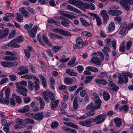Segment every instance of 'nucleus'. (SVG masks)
Listing matches in <instances>:
<instances>
[{
	"instance_id": "nucleus-1",
	"label": "nucleus",
	"mask_w": 133,
	"mask_h": 133,
	"mask_svg": "<svg viewBox=\"0 0 133 133\" xmlns=\"http://www.w3.org/2000/svg\"><path fill=\"white\" fill-rule=\"evenodd\" d=\"M33 78L35 80L34 81V83L31 81H28V88L31 91H32L34 88L36 91L38 90L39 89V81L38 78L36 77L33 76Z\"/></svg>"
},
{
	"instance_id": "nucleus-2",
	"label": "nucleus",
	"mask_w": 133,
	"mask_h": 133,
	"mask_svg": "<svg viewBox=\"0 0 133 133\" xmlns=\"http://www.w3.org/2000/svg\"><path fill=\"white\" fill-rule=\"evenodd\" d=\"M22 36H18L16 39L11 41L7 45L8 46L12 47L19 48L20 46L19 45L17 44V43H20L23 41V39Z\"/></svg>"
},
{
	"instance_id": "nucleus-3",
	"label": "nucleus",
	"mask_w": 133,
	"mask_h": 133,
	"mask_svg": "<svg viewBox=\"0 0 133 133\" xmlns=\"http://www.w3.org/2000/svg\"><path fill=\"white\" fill-rule=\"evenodd\" d=\"M119 9V7L117 6H112L110 9L108 11V12L110 15L114 16L119 15L122 13V12L118 10Z\"/></svg>"
},
{
	"instance_id": "nucleus-4",
	"label": "nucleus",
	"mask_w": 133,
	"mask_h": 133,
	"mask_svg": "<svg viewBox=\"0 0 133 133\" xmlns=\"http://www.w3.org/2000/svg\"><path fill=\"white\" fill-rule=\"evenodd\" d=\"M107 115V114L106 113H104L101 115L97 116L95 118L92 119V122H96V124H100L104 121Z\"/></svg>"
},
{
	"instance_id": "nucleus-5",
	"label": "nucleus",
	"mask_w": 133,
	"mask_h": 133,
	"mask_svg": "<svg viewBox=\"0 0 133 133\" xmlns=\"http://www.w3.org/2000/svg\"><path fill=\"white\" fill-rule=\"evenodd\" d=\"M43 95L44 100L48 102H49V98L51 101L54 100L55 99V95L52 92L44 91Z\"/></svg>"
},
{
	"instance_id": "nucleus-6",
	"label": "nucleus",
	"mask_w": 133,
	"mask_h": 133,
	"mask_svg": "<svg viewBox=\"0 0 133 133\" xmlns=\"http://www.w3.org/2000/svg\"><path fill=\"white\" fill-rule=\"evenodd\" d=\"M10 90V89L9 88H8L6 89L5 91V96L3 98L4 102H3L2 99L0 98V103H4L5 104H9Z\"/></svg>"
},
{
	"instance_id": "nucleus-7",
	"label": "nucleus",
	"mask_w": 133,
	"mask_h": 133,
	"mask_svg": "<svg viewBox=\"0 0 133 133\" xmlns=\"http://www.w3.org/2000/svg\"><path fill=\"white\" fill-rule=\"evenodd\" d=\"M77 3L76 6L82 11H84L85 9L88 8L89 6L87 3H84L81 1L78 0H77Z\"/></svg>"
},
{
	"instance_id": "nucleus-8",
	"label": "nucleus",
	"mask_w": 133,
	"mask_h": 133,
	"mask_svg": "<svg viewBox=\"0 0 133 133\" xmlns=\"http://www.w3.org/2000/svg\"><path fill=\"white\" fill-rule=\"evenodd\" d=\"M17 70L19 71L17 73V74L19 75L26 74L29 72V70L27 68L23 66H21L19 67Z\"/></svg>"
},
{
	"instance_id": "nucleus-9",
	"label": "nucleus",
	"mask_w": 133,
	"mask_h": 133,
	"mask_svg": "<svg viewBox=\"0 0 133 133\" xmlns=\"http://www.w3.org/2000/svg\"><path fill=\"white\" fill-rule=\"evenodd\" d=\"M110 78L108 80V85L112 87L113 90L115 91H117L118 89V87L116 86L114 82L113 81L110 77H109Z\"/></svg>"
},
{
	"instance_id": "nucleus-10",
	"label": "nucleus",
	"mask_w": 133,
	"mask_h": 133,
	"mask_svg": "<svg viewBox=\"0 0 133 133\" xmlns=\"http://www.w3.org/2000/svg\"><path fill=\"white\" fill-rule=\"evenodd\" d=\"M17 89L16 91L19 94L23 96H26L28 95L27 90L25 88H16Z\"/></svg>"
},
{
	"instance_id": "nucleus-11",
	"label": "nucleus",
	"mask_w": 133,
	"mask_h": 133,
	"mask_svg": "<svg viewBox=\"0 0 133 133\" xmlns=\"http://www.w3.org/2000/svg\"><path fill=\"white\" fill-rule=\"evenodd\" d=\"M9 30L6 28L4 30H2L0 29V39L5 38L8 35Z\"/></svg>"
},
{
	"instance_id": "nucleus-12",
	"label": "nucleus",
	"mask_w": 133,
	"mask_h": 133,
	"mask_svg": "<svg viewBox=\"0 0 133 133\" xmlns=\"http://www.w3.org/2000/svg\"><path fill=\"white\" fill-rule=\"evenodd\" d=\"M101 14L104 20V23L106 24L107 21L109 19V17L107 12L105 10H103L102 11Z\"/></svg>"
},
{
	"instance_id": "nucleus-13",
	"label": "nucleus",
	"mask_w": 133,
	"mask_h": 133,
	"mask_svg": "<svg viewBox=\"0 0 133 133\" xmlns=\"http://www.w3.org/2000/svg\"><path fill=\"white\" fill-rule=\"evenodd\" d=\"M37 26H35L30 31H29V35L30 37L34 38L35 37L38 28Z\"/></svg>"
},
{
	"instance_id": "nucleus-14",
	"label": "nucleus",
	"mask_w": 133,
	"mask_h": 133,
	"mask_svg": "<svg viewBox=\"0 0 133 133\" xmlns=\"http://www.w3.org/2000/svg\"><path fill=\"white\" fill-rule=\"evenodd\" d=\"M43 117V113L41 112L34 114L33 118L36 120L39 121L41 120Z\"/></svg>"
},
{
	"instance_id": "nucleus-15",
	"label": "nucleus",
	"mask_w": 133,
	"mask_h": 133,
	"mask_svg": "<svg viewBox=\"0 0 133 133\" xmlns=\"http://www.w3.org/2000/svg\"><path fill=\"white\" fill-rule=\"evenodd\" d=\"M111 50L109 48L107 47H104L102 49V51L104 55L106 56L107 57L106 60L107 61H108L109 59V56L108 52H110Z\"/></svg>"
},
{
	"instance_id": "nucleus-16",
	"label": "nucleus",
	"mask_w": 133,
	"mask_h": 133,
	"mask_svg": "<svg viewBox=\"0 0 133 133\" xmlns=\"http://www.w3.org/2000/svg\"><path fill=\"white\" fill-rule=\"evenodd\" d=\"M59 102V100L56 99L51 101L50 105L52 110L54 109L58 106Z\"/></svg>"
},
{
	"instance_id": "nucleus-17",
	"label": "nucleus",
	"mask_w": 133,
	"mask_h": 133,
	"mask_svg": "<svg viewBox=\"0 0 133 133\" xmlns=\"http://www.w3.org/2000/svg\"><path fill=\"white\" fill-rule=\"evenodd\" d=\"M16 88H24V87L27 86V83L26 81H22L19 82H17L15 83Z\"/></svg>"
},
{
	"instance_id": "nucleus-18",
	"label": "nucleus",
	"mask_w": 133,
	"mask_h": 133,
	"mask_svg": "<svg viewBox=\"0 0 133 133\" xmlns=\"http://www.w3.org/2000/svg\"><path fill=\"white\" fill-rule=\"evenodd\" d=\"M67 8L68 10L73 12L79 14H81L82 13V12L78 9L70 5H67Z\"/></svg>"
},
{
	"instance_id": "nucleus-19",
	"label": "nucleus",
	"mask_w": 133,
	"mask_h": 133,
	"mask_svg": "<svg viewBox=\"0 0 133 133\" xmlns=\"http://www.w3.org/2000/svg\"><path fill=\"white\" fill-rule=\"evenodd\" d=\"M91 61L93 63L98 65H100L101 64L99 59L97 57H93L91 59Z\"/></svg>"
},
{
	"instance_id": "nucleus-20",
	"label": "nucleus",
	"mask_w": 133,
	"mask_h": 133,
	"mask_svg": "<svg viewBox=\"0 0 133 133\" xmlns=\"http://www.w3.org/2000/svg\"><path fill=\"white\" fill-rule=\"evenodd\" d=\"M81 21L83 25L84 26L88 27L91 26L92 24V22H90L88 23L86 21L82 18H81Z\"/></svg>"
},
{
	"instance_id": "nucleus-21",
	"label": "nucleus",
	"mask_w": 133,
	"mask_h": 133,
	"mask_svg": "<svg viewBox=\"0 0 133 133\" xmlns=\"http://www.w3.org/2000/svg\"><path fill=\"white\" fill-rule=\"evenodd\" d=\"M127 25L125 23L121 25V27L119 33L121 35L124 34L126 31Z\"/></svg>"
},
{
	"instance_id": "nucleus-22",
	"label": "nucleus",
	"mask_w": 133,
	"mask_h": 133,
	"mask_svg": "<svg viewBox=\"0 0 133 133\" xmlns=\"http://www.w3.org/2000/svg\"><path fill=\"white\" fill-rule=\"evenodd\" d=\"M95 81L97 84H101L103 85H105L107 84V81L105 79H96Z\"/></svg>"
},
{
	"instance_id": "nucleus-23",
	"label": "nucleus",
	"mask_w": 133,
	"mask_h": 133,
	"mask_svg": "<svg viewBox=\"0 0 133 133\" xmlns=\"http://www.w3.org/2000/svg\"><path fill=\"white\" fill-rule=\"evenodd\" d=\"M49 37L52 39L57 38L58 39H62L63 38L62 37L58 35L52 33H50L49 34Z\"/></svg>"
},
{
	"instance_id": "nucleus-24",
	"label": "nucleus",
	"mask_w": 133,
	"mask_h": 133,
	"mask_svg": "<svg viewBox=\"0 0 133 133\" xmlns=\"http://www.w3.org/2000/svg\"><path fill=\"white\" fill-rule=\"evenodd\" d=\"M114 122L115 123L116 126L119 127L122 124V121L119 118H115L114 119Z\"/></svg>"
},
{
	"instance_id": "nucleus-25",
	"label": "nucleus",
	"mask_w": 133,
	"mask_h": 133,
	"mask_svg": "<svg viewBox=\"0 0 133 133\" xmlns=\"http://www.w3.org/2000/svg\"><path fill=\"white\" fill-rule=\"evenodd\" d=\"M30 110V106L29 105L25 106L23 108L19 110V111L21 113H25L28 111Z\"/></svg>"
},
{
	"instance_id": "nucleus-26",
	"label": "nucleus",
	"mask_w": 133,
	"mask_h": 133,
	"mask_svg": "<svg viewBox=\"0 0 133 133\" xmlns=\"http://www.w3.org/2000/svg\"><path fill=\"white\" fill-rule=\"evenodd\" d=\"M42 38L46 44L50 46H53L52 44L49 42L48 38L44 35H43Z\"/></svg>"
},
{
	"instance_id": "nucleus-27",
	"label": "nucleus",
	"mask_w": 133,
	"mask_h": 133,
	"mask_svg": "<svg viewBox=\"0 0 133 133\" xmlns=\"http://www.w3.org/2000/svg\"><path fill=\"white\" fill-rule=\"evenodd\" d=\"M39 77L40 78L41 81V83L44 87H47L46 82L45 78L42 75H39Z\"/></svg>"
},
{
	"instance_id": "nucleus-28",
	"label": "nucleus",
	"mask_w": 133,
	"mask_h": 133,
	"mask_svg": "<svg viewBox=\"0 0 133 133\" xmlns=\"http://www.w3.org/2000/svg\"><path fill=\"white\" fill-rule=\"evenodd\" d=\"M69 22L67 19H65L61 21V23L63 26L66 28H68L70 27Z\"/></svg>"
},
{
	"instance_id": "nucleus-29",
	"label": "nucleus",
	"mask_w": 133,
	"mask_h": 133,
	"mask_svg": "<svg viewBox=\"0 0 133 133\" xmlns=\"http://www.w3.org/2000/svg\"><path fill=\"white\" fill-rule=\"evenodd\" d=\"M16 122L18 124L22 126H25L26 125V123L24 120L22 119H16Z\"/></svg>"
},
{
	"instance_id": "nucleus-30",
	"label": "nucleus",
	"mask_w": 133,
	"mask_h": 133,
	"mask_svg": "<svg viewBox=\"0 0 133 133\" xmlns=\"http://www.w3.org/2000/svg\"><path fill=\"white\" fill-rule=\"evenodd\" d=\"M74 80L73 78L69 77H66L65 78L64 81L66 84H70L74 82Z\"/></svg>"
},
{
	"instance_id": "nucleus-31",
	"label": "nucleus",
	"mask_w": 133,
	"mask_h": 133,
	"mask_svg": "<svg viewBox=\"0 0 133 133\" xmlns=\"http://www.w3.org/2000/svg\"><path fill=\"white\" fill-rule=\"evenodd\" d=\"M17 59V57L12 56H6L4 58V60L6 61H12L16 60Z\"/></svg>"
},
{
	"instance_id": "nucleus-32",
	"label": "nucleus",
	"mask_w": 133,
	"mask_h": 133,
	"mask_svg": "<svg viewBox=\"0 0 133 133\" xmlns=\"http://www.w3.org/2000/svg\"><path fill=\"white\" fill-rule=\"evenodd\" d=\"M115 25L114 23L111 22L108 27V31L109 32H111L113 31L115 29Z\"/></svg>"
},
{
	"instance_id": "nucleus-33",
	"label": "nucleus",
	"mask_w": 133,
	"mask_h": 133,
	"mask_svg": "<svg viewBox=\"0 0 133 133\" xmlns=\"http://www.w3.org/2000/svg\"><path fill=\"white\" fill-rule=\"evenodd\" d=\"M125 42L124 41H123L119 46V50L122 52H125Z\"/></svg>"
},
{
	"instance_id": "nucleus-34",
	"label": "nucleus",
	"mask_w": 133,
	"mask_h": 133,
	"mask_svg": "<svg viewBox=\"0 0 133 133\" xmlns=\"http://www.w3.org/2000/svg\"><path fill=\"white\" fill-rule=\"evenodd\" d=\"M92 118H90L85 121V126L87 127H90L92 126Z\"/></svg>"
},
{
	"instance_id": "nucleus-35",
	"label": "nucleus",
	"mask_w": 133,
	"mask_h": 133,
	"mask_svg": "<svg viewBox=\"0 0 133 133\" xmlns=\"http://www.w3.org/2000/svg\"><path fill=\"white\" fill-rule=\"evenodd\" d=\"M86 69L87 70L95 72H97L98 71V69L94 67L88 66L86 68Z\"/></svg>"
},
{
	"instance_id": "nucleus-36",
	"label": "nucleus",
	"mask_w": 133,
	"mask_h": 133,
	"mask_svg": "<svg viewBox=\"0 0 133 133\" xmlns=\"http://www.w3.org/2000/svg\"><path fill=\"white\" fill-rule=\"evenodd\" d=\"M76 60V58L75 57H74L73 59H71L67 64L68 66H74L75 65H74L75 61Z\"/></svg>"
},
{
	"instance_id": "nucleus-37",
	"label": "nucleus",
	"mask_w": 133,
	"mask_h": 133,
	"mask_svg": "<svg viewBox=\"0 0 133 133\" xmlns=\"http://www.w3.org/2000/svg\"><path fill=\"white\" fill-rule=\"evenodd\" d=\"M103 96L104 99L105 101L108 100L110 98V96L109 93L107 92L103 91Z\"/></svg>"
},
{
	"instance_id": "nucleus-38",
	"label": "nucleus",
	"mask_w": 133,
	"mask_h": 133,
	"mask_svg": "<svg viewBox=\"0 0 133 133\" xmlns=\"http://www.w3.org/2000/svg\"><path fill=\"white\" fill-rule=\"evenodd\" d=\"M77 97H75L73 102V106L74 110L77 109L78 107L77 104Z\"/></svg>"
},
{
	"instance_id": "nucleus-39",
	"label": "nucleus",
	"mask_w": 133,
	"mask_h": 133,
	"mask_svg": "<svg viewBox=\"0 0 133 133\" xmlns=\"http://www.w3.org/2000/svg\"><path fill=\"white\" fill-rule=\"evenodd\" d=\"M86 109L87 110H95L96 109L95 106H94V104L93 103H91L89 104L86 107Z\"/></svg>"
},
{
	"instance_id": "nucleus-40",
	"label": "nucleus",
	"mask_w": 133,
	"mask_h": 133,
	"mask_svg": "<svg viewBox=\"0 0 133 133\" xmlns=\"http://www.w3.org/2000/svg\"><path fill=\"white\" fill-rule=\"evenodd\" d=\"M64 123L65 125L75 129H77L78 128V126L77 125L70 122L68 123L65 122Z\"/></svg>"
},
{
	"instance_id": "nucleus-41",
	"label": "nucleus",
	"mask_w": 133,
	"mask_h": 133,
	"mask_svg": "<svg viewBox=\"0 0 133 133\" xmlns=\"http://www.w3.org/2000/svg\"><path fill=\"white\" fill-rule=\"evenodd\" d=\"M61 34L66 36H70L72 35L70 32L63 29H62Z\"/></svg>"
},
{
	"instance_id": "nucleus-42",
	"label": "nucleus",
	"mask_w": 133,
	"mask_h": 133,
	"mask_svg": "<svg viewBox=\"0 0 133 133\" xmlns=\"http://www.w3.org/2000/svg\"><path fill=\"white\" fill-rule=\"evenodd\" d=\"M12 96L16 98V102L17 103H20L21 102V100L20 96H17L15 94H13Z\"/></svg>"
},
{
	"instance_id": "nucleus-43",
	"label": "nucleus",
	"mask_w": 133,
	"mask_h": 133,
	"mask_svg": "<svg viewBox=\"0 0 133 133\" xmlns=\"http://www.w3.org/2000/svg\"><path fill=\"white\" fill-rule=\"evenodd\" d=\"M94 77L93 76H87L86 77L84 81L85 83L87 84L89 83L93 78Z\"/></svg>"
},
{
	"instance_id": "nucleus-44",
	"label": "nucleus",
	"mask_w": 133,
	"mask_h": 133,
	"mask_svg": "<svg viewBox=\"0 0 133 133\" xmlns=\"http://www.w3.org/2000/svg\"><path fill=\"white\" fill-rule=\"evenodd\" d=\"M16 19L20 22H21L23 21V17L22 15L19 13H17Z\"/></svg>"
},
{
	"instance_id": "nucleus-45",
	"label": "nucleus",
	"mask_w": 133,
	"mask_h": 133,
	"mask_svg": "<svg viewBox=\"0 0 133 133\" xmlns=\"http://www.w3.org/2000/svg\"><path fill=\"white\" fill-rule=\"evenodd\" d=\"M9 124L7 123L3 127L4 131L7 133H9L10 132L9 131Z\"/></svg>"
},
{
	"instance_id": "nucleus-46",
	"label": "nucleus",
	"mask_w": 133,
	"mask_h": 133,
	"mask_svg": "<svg viewBox=\"0 0 133 133\" xmlns=\"http://www.w3.org/2000/svg\"><path fill=\"white\" fill-rule=\"evenodd\" d=\"M94 110H91L90 111L86 112L85 114L89 117L93 116L95 115V112Z\"/></svg>"
},
{
	"instance_id": "nucleus-47",
	"label": "nucleus",
	"mask_w": 133,
	"mask_h": 133,
	"mask_svg": "<svg viewBox=\"0 0 133 133\" xmlns=\"http://www.w3.org/2000/svg\"><path fill=\"white\" fill-rule=\"evenodd\" d=\"M38 100L39 102L40 108H43L45 105V103L43 99L41 98H38Z\"/></svg>"
},
{
	"instance_id": "nucleus-48",
	"label": "nucleus",
	"mask_w": 133,
	"mask_h": 133,
	"mask_svg": "<svg viewBox=\"0 0 133 133\" xmlns=\"http://www.w3.org/2000/svg\"><path fill=\"white\" fill-rule=\"evenodd\" d=\"M121 18L119 17H116L114 19V21L115 23L119 24L121 22Z\"/></svg>"
},
{
	"instance_id": "nucleus-49",
	"label": "nucleus",
	"mask_w": 133,
	"mask_h": 133,
	"mask_svg": "<svg viewBox=\"0 0 133 133\" xmlns=\"http://www.w3.org/2000/svg\"><path fill=\"white\" fill-rule=\"evenodd\" d=\"M81 35L84 36H88V37H91L92 36V34L86 31L83 32L81 34Z\"/></svg>"
},
{
	"instance_id": "nucleus-50",
	"label": "nucleus",
	"mask_w": 133,
	"mask_h": 133,
	"mask_svg": "<svg viewBox=\"0 0 133 133\" xmlns=\"http://www.w3.org/2000/svg\"><path fill=\"white\" fill-rule=\"evenodd\" d=\"M24 53L26 57L28 59H29L31 56L30 51L26 49H24Z\"/></svg>"
},
{
	"instance_id": "nucleus-51",
	"label": "nucleus",
	"mask_w": 133,
	"mask_h": 133,
	"mask_svg": "<svg viewBox=\"0 0 133 133\" xmlns=\"http://www.w3.org/2000/svg\"><path fill=\"white\" fill-rule=\"evenodd\" d=\"M93 95L94 96V99L95 100V102H98V101H101L99 99L98 94L96 93H93Z\"/></svg>"
},
{
	"instance_id": "nucleus-52",
	"label": "nucleus",
	"mask_w": 133,
	"mask_h": 133,
	"mask_svg": "<svg viewBox=\"0 0 133 133\" xmlns=\"http://www.w3.org/2000/svg\"><path fill=\"white\" fill-rule=\"evenodd\" d=\"M111 39L109 38H107L104 40V43L106 44V46L109 47L110 46V43Z\"/></svg>"
},
{
	"instance_id": "nucleus-53",
	"label": "nucleus",
	"mask_w": 133,
	"mask_h": 133,
	"mask_svg": "<svg viewBox=\"0 0 133 133\" xmlns=\"http://www.w3.org/2000/svg\"><path fill=\"white\" fill-rule=\"evenodd\" d=\"M61 48L59 46H55L52 47V49L54 51L56 52H58Z\"/></svg>"
},
{
	"instance_id": "nucleus-54",
	"label": "nucleus",
	"mask_w": 133,
	"mask_h": 133,
	"mask_svg": "<svg viewBox=\"0 0 133 133\" xmlns=\"http://www.w3.org/2000/svg\"><path fill=\"white\" fill-rule=\"evenodd\" d=\"M88 14L91 16L90 17V18L93 20H94L95 18L96 19L98 17V16L95 14L91 12H89Z\"/></svg>"
},
{
	"instance_id": "nucleus-55",
	"label": "nucleus",
	"mask_w": 133,
	"mask_h": 133,
	"mask_svg": "<svg viewBox=\"0 0 133 133\" xmlns=\"http://www.w3.org/2000/svg\"><path fill=\"white\" fill-rule=\"evenodd\" d=\"M101 101H98L96 102H95V106L96 109L99 108L101 106Z\"/></svg>"
},
{
	"instance_id": "nucleus-56",
	"label": "nucleus",
	"mask_w": 133,
	"mask_h": 133,
	"mask_svg": "<svg viewBox=\"0 0 133 133\" xmlns=\"http://www.w3.org/2000/svg\"><path fill=\"white\" fill-rule=\"evenodd\" d=\"M119 109L120 111L123 110L124 111H125L128 109V106L125 105L119 107Z\"/></svg>"
},
{
	"instance_id": "nucleus-57",
	"label": "nucleus",
	"mask_w": 133,
	"mask_h": 133,
	"mask_svg": "<svg viewBox=\"0 0 133 133\" xmlns=\"http://www.w3.org/2000/svg\"><path fill=\"white\" fill-rule=\"evenodd\" d=\"M29 70L30 72L33 73H36L34 66L32 65H30L29 66Z\"/></svg>"
},
{
	"instance_id": "nucleus-58",
	"label": "nucleus",
	"mask_w": 133,
	"mask_h": 133,
	"mask_svg": "<svg viewBox=\"0 0 133 133\" xmlns=\"http://www.w3.org/2000/svg\"><path fill=\"white\" fill-rule=\"evenodd\" d=\"M58 125V123L57 122L55 121L52 122L51 125L52 128L54 129L56 128Z\"/></svg>"
},
{
	"instance_id": "nucleus-59",
	"label": "nucleus",
	"mask_w": 133,
	"mask_h": 133,
	"mask_svg": "<svg viewBox=\"0 0 133 133\" xmlns=\"http://www.w3.org/2000/svg\"><path fill=\"white\" fill-rule=\"evenodd\" d=\"M111 45L114 49L115 50L116 49V41L114 40L111 42Z\"/></svg>"
},
{
	"instance_id": "nucleus-60",
	"label": "nucleus",
	"mask_w": 133,
	"mask_h": 133,
	"mask_svg": "<svg viewBox=\"0 0 133 133\" xmlns=\"http://www.w3.org/2000/svg\"><path fill=\"white\" fill-rule=\"evenodd\" d=\"M37 1L39 3L42 5L46 4L48 2V0H37Z\"/></svg>"
},
{
	"instance_id": "nucleus-61",
	"label": "nucleus",
	"mask_w": 133,
	"mask_h": 133,
	"mask_svg": "<svg viewBox=\"0 0 133 133\" xmlns=\"http://www.w3.org/2000/svg\"><path fill=\"white\" fill-rule=\"evenodd\" d=\"M132 43L130 41H129L127 42L126 45V49L127 51L129 50L131 45Z\"/></svg>"
},
{
	"instance_id": "nucleus-62",
	"label": "nucleus",
	"mask_w": 133,
	"mask_h": 133,
	"mask_svg": "<svg viewBox=\"0 0 133 133\" xmlns=\"http://www.w3.org/2000/svg\"><path fill=\"white\" fill-rule=\"evenodd\" d=\"M77 87L76 85H74L72 87L69 86L68 87V90L72 92L75 90Z\"/></svg>"
},
{
	"instance_id": "nucleus-63",
	"label": "nucleus",
	"mask_w": 133,
	"mask_h": 133,
	"mask_svg": "<svg viewBox=\"0 0 133 133\" xmlns=\"http://www.w3.org/2000/svg\"><path fill=\"white\" fill-rule=\"evenodd\" d=\"M21 78L28 79H31L32 78V77L31 75L29 74H27L22 76Z\"/></svg>"
},
{
	"instance_id": "nucleus-64",
	"label": "nucleus",
	"mask_w": 133,
	"mask_h": 133,
	"mask_svg": "<svg viewBox=\"0 0 133 133\" xmlns=\"http://www.w3.org/2000/svg\"><path fill=\"white\" fill-rule=\"evenodd\" d=\"M16 35V31L14 30L12 31L10 34L9 38H12L14 37Z\"/></svg>"
}]
</instances>
